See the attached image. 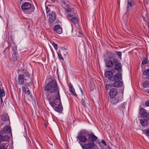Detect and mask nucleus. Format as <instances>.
<instances>
[{"instance_id": "obj_1", "label": "nucleus", "mask_w": 149, "mask_h": 149, "mask_svg": "<svg viewBox=\"0 0 149 149\" xmlns=\"http://www.w3.org/2000/svg\"><path fill=\"white\" fill-rule=\"evenodd\" d=\"M44 89L45 91H49L52 93H57L58 92H59L56 80L54 79H50L48 83L45 85Z\"/></svg>"}, {"instance_id": "obj_2", "label": "nucleus", "mask_w": 149, "mask_h": 149, "mask_svg": "<svg viewBox=\"0 0 149 149\" xmlns=\"http://www.w3.org/2000/svg\"><path fill=\"white\" fill-rule=\"evenodd\" d=\"M65 13L67 14V16L68 18L76 16V11L69 4L65 5L64 7Z\"/></svg>"}, {"instance_id": "obj_3", "label": "nucleus", "mask_w": 149, "mask_h": 149, "mask_svg": "<svg viewBox=\"0 0 149 149\" xmlns=\"http://www.w3.org/2000/svg\"><path fill=\"white\" fill-rule=\"evenodd\" d=\"M21 8L22 11L26 14H30L34 10L31 9V6L30 3L25 2L21 5Z\"/></svg>"}, {"instance_id": "obj_4", "label": "nucleus", "mask_w": 149, "mask_h": 149, "mask_svg": "<svg viewBox=\"0 0 149 149\" xmlns=\"http://www.w3.org/2000/svg\"><path fill=\"white\" fill-rule=\"evenodd\" d=\"M83 149H98V147L94 142H88L81 146Z\"/></svg>"}, {"instance_id": "obj_5", "label": "nucleus", "mask_w": 149, "mask_h": 149, "mask_svg": "<svg viewBox=\"0 0 149 149\" xmlns=\"http://www.w3.org/2000/svg\"><path fill=\"white\" fill-rule=\"evenodd\" d=\"M55 98L54 102H49L50 105L53 108H54L56 106L61 104L59 92L57 93V95L55 96Z\"/></svg>"}, {"instance_id": "obj_6", "label": "nucleus", "mask_w": 149, "mask_h": 149, "mask_svg": "<svg viewBox=\"0 0 149 149\" xmlns=\"http://www.w3.org/2000/svg\"><path fill=\"white\" fill-rule=\"evenodd\" d=\"M77 139L79 140V141L82 143H85L88 141V139L83 131H80L78 132Z\"/></svg>"}, {"instance_id": "obj_7", "label": "nucleus", "mask_w": 149, "mask_h": 149, "mask_svg": "<svg viewBox=\"0 0 149 149\" xmlns=\"http://www.w3.org/2000/svg\"><path fill=\"white\" fill-rule=\"evenodd\" d=\"M139 116L142 118L149 119V114L146 110L143 108H141L139 111Z\"/></svg>"}, {"instance_id": "obj_8", "label": "nucleus", "mask_w": 149, "mask_h": 149, "mask_svg": "<svg viewBox=\"0 0 149 149\" xmlns=\"http://www.w3.org/2000/svg\"><path fill=\"white\" fill-rule=\"evenodd\" d=\"M47 15L48 18V20L50 23L53 22L56 19L55 13L53 11H52Z\"/></svg>"}, {"instance_id": "obj_9", "label": "nucleus", "mask_w": 149, "mask_h": 149, "mask_svg": "<svg viewBox=\"0 0 149 149\" xmlns=\"http://www.w3.org/2000/svg\"><path fill=\"white\" fill-rule=\"evenodd\" d=\"M117 60L113 59L114 63L115 65V69L118 72H121L122 71V65L120 63H116Z\"/></svg>"}, {"instance_id": "obj_10", "label": "nucleus", "mask_w": 149, "mask_h": 149, "mask_svg": "<svg viewBox=\"0 0 149 149\" xmlns=\"http://www.w3.org/2000/svg\"><path fill=\"white\" fill-rule=\"evenodd\" d=\"M118 94V91L116 89L112 88L111 89L109 93L110 98L114 97Z\"/></svg>"}, {"instance_id": "obj_11", "label": "nucleus", "mask_w": 149, "mask_h": 149, "mask_svg": "<svg viewBox=\"0 0 149 149\" xmlns=\"http://www.w3.org/2000/svg\"><path fill=\"white\" fill-rule=\"evenodd\" d=\"M142 15L144 20L147 23L148 26L149 28V21L147 11L144 10L143 13Z\"/></svg>"}, {"instance_id": "obj_12", "label": "nucleus", "mask_w": 149, "mask_h": 149, "mask_svg": "<svg viewBox=\"0 0 149 149\" xmlns=\"http://www.w3.org/2000/svg\"><path fill=\"white\" fill-rule=\"evenodd\" d=\"M113 73L110 71H107L104 73V75L106 77L108 78L109 80L111 81L113 79Z\"/></svg>"}, {"instance_id": "obj_13", "label": "nucleus", "mask_w": 149, "mask_h": 149, "mask_svg": "<svg viewBox=\"0 0 149 149\" xmlns=\"http://www.w3.org/2000/svg\"><path fill=\"white\" fill-rule=\"evenodd\" d=\"M143 89L147 93H149V81H146L143 84Z\"/></svg>"}, {"instance_id": "obj_14", "label": "nucleus", "mask_w": 149, "mask_h": 149, "mask_svg": "<svg viewBox=\"0 0 149 149\" xmlns=\"http://www.w3.org/2000/svg\"><path fill=\"white\" fill-rule=\"evenodd\" d=\"M54 29L58 34H61L62 32V28L58 24L54 26Z\"/></svg>"}, {"instance_id": "obj_15", "label": "nucleus", "mask_w": 149, "mask_h": 149, "mask_svg": "<svg viewBox=\"0 0 149 149\" xmlns=\"http://www.w3.org/2000/svg\"><path fill=\"white\" fill-rule=\"evenodd\" d=\"M105 65L106 67L107 68H111L114 65V62H113L112 60H106L105 61Z\"/></svg>"}, {"instance_id": "obj_16", "label": "nucleus", "mask_w": 149, "mask_h": 149, "mask_svg": "<svg viewBox=\"0 0 149 149\" xmlns=\"http://www.w3.org/2000/svg\"><path fill=\"white\" fill-rule=\"evenodd\" d=\"M122 79V76L121 73H117L114 76V77H113V79L111 81H115L118 80L120 81Z\"/></svg>"}, {"instance_id": "obj_17", "label": "nucleus", "mask_w": 149, "mask_h": 149, "mask_svg": "<svg viewBox=\"0 0 149 149\" xmlns=\"http://www.w3.org/2000/svg\"><path fill=\"white\" fill-rule=\"evenodd\" d=\"M113 84V86L115 87H121L123 85V83L120 81H115Z\"/></svg>"}, {"instance_id": "obj_18", "label": "nucleus", "mask_w": 149, "mask_h": 149, "mask_svg": "<svg viewBox=\"0 0 149 149\" xmlns=\"http://www.w3.org/2000/svg\"><path fill=\"white\" fill-rule=\"evenodd\" d=\"M120 101V99L118 97L111 98L110 102L113 104H116L119 102Z\"/></svg>"}, {"instance_id": "obj_19", "label": "nucleus", "mask_w": 149, "mask_h": 149, "mask_svg": "<svg viewBox=\"0 0 149 149\" xmlns=\"http://www.w3.org/2000/svg\"><path fill=\"white\" fill-rule=\"evenodd\" d=\"M69 89L70 92L73 94L75 97H77V95L74 89L72 86V85L70 83L69 84Z\"/></svg>"}, {"instance_id": "obj_20", "label": "nucleus", "mask_w": 149, "mask_h": 149, "mask_svg": "<svg viewBox=\"0 0 149 149\" xmlns=\"http://www.w3.org/2000/svg\"><path fill=\"white\" fill-rule=\"evenodd\" d=\"M149 119H145L140 120V123L142 126L144 127H146L147 126L148 122V120Z\"/></svg>"}, {"instance_id": "obj_21", "label": "nucleus", "mask_w": 149, "mask_h": 149, "mask_svg": "<svg viewBox=\"0 0 149 149\" xmlns=\"http://www.w3.org/2000/svg\"><path fill=\"white\" fill-rule=\"evenodd\" d=\"M9 139V137L8 136L5 135L3 136H1L0 135V142L2 141H7Z\"/></svg>"}, {"instance_id": "obj_22", "label": "nucleus", "mask_w": 149, "mask_h": 149, "mask_svg": "<svg viewBox=\"0 0 149 149\" xmlns=\"http://www.w3.org/2000/svg\"><path fill=\"white\" fill-rule=\"evenodd\" d=\"M134 5V3L132 2H130L129 0L127 1V11H129L131 10L133 6Z\"/></svg>"}, {"instance_id": "obj_23", "label": "nucleus", "mask_w": 149, "mask_h": 149, "mask_svg": "<svg viewBox=\"0 0 149 149\" xmlns=\"http://www.w3.org/2000/svg\"><path fill=\"white\" fill-rule=\"evenodd\" d=\"M89 139L92 141V142H94L97 139V137L93 134H90L89 135Z\"/></svg>"}, {"instance_id": "obj_24", "label": "nucleus", "mask_w": 149, "mask_h": 149, "mask_svg": "<svg viewBox=\"0 0 149 149\" xmlns=\"http://www.w3.org/2000/svg\"><path fill=\"white\" fill-rule=\"evenodd\" d=\"M22 75L23 76V78H24L25 80L26 81L29 79V74L27 71L25 70L24 71L23 74Z\"/></svg>"}, {"instance_id": "obj_25", "label": "nucleus", "mask_w": 149, "mask_h": 149, "mask_svg": "<svg viewBox=\"0 0 149 149\" xmlns=\"http://www.w3.org/2000/svg\"><path fill=\"white\" fill-rule=\"evenodd\" d=\"M24 78L22 75H19L18 77L19 83V84L23 85L24 84Z\"/></svg>"}, {"instance_id": "obj_26", "label": "nucleus", "mask_w": 149, "mask_h": 149, "mask_svg": "<svg viewBox=\"0 0 149 149\" xmlns=\"http://www.w3.org/2000/svg\"><path fill=\"white\" fill-rule=\"evenodd\" d=\"M126 104L125 102H124L119 107L120 110L122 111H124L125 109Z\"/></svg>"}, {"instance_id": "obj_27", "label": "nucleus", "mask_w": 149, "mask_h": 149, "mask_svg": "<svg viewBox=\"0 0 149 149\" xmlns=\"http://www.w3.org/2000/svg\"><path fill=\"white\" fill-rule=\"evenodd\" d=\"M58 107H56L54 108L55 110L59 113L61 112V111L63 109V107L62 106V104L61 105H58Z\"/></svg>"}, {"instance_id": "obj_28", "label": "nucleus", "mask_w": 149, "mask_h": 149, "mask_svg": "<svg viewBox=\"0 0 149 149\" xmlns=\"http://www.w3.org/2000/svg\"><path fill=\"white\" fill-rule=\"evenodd\" d=\"M8 146V143H2L0 147V149H7Z\"/></svg>"}, {"instance_id": "obj_29", "label": "nucleus", "mask_w": 149, "mask_h": 149, "mask_svg": "<svg viewBox=\"0 0 149 149\" xmlns=\"http://www.w3.org/2000/svg\"><path fill=\"white\" fill-rule=\"evenodd\" d=\"M23 91H25V93L28 95L30 94V93L29 91V89L26 86L24 87L23 88Z\"/></svg>"}, {"instance_id": "obj_30", "label": "nucleus", "mask_w": 149, "mask_h": 149, "mask_svg": "<svg viewBox=\"0 0 149 149\" xmlns=\"http://www.w3.org/2000/svg\"><path fill=\"white\" fill-rule=\"evenodd\" d=\"M13 52H17V47L13 43L12 45Z\"/></svg>"}, {"instance_id": "obj_31", "label": "nucleus", "mask_w": 149, "mask_h": 149, "mask_svg": "<svg viewBox=\"0 0 149 149\" xmlns=\"http://www.w3.org/2000/svg\"><path fill=\"white\" fill-rule=\"evenodd\" d=\"M71 20L72 22L75 24H77L78 23V19L76 17H73L71 18Z\"/></svg>"}, {"instance_id": "obj_32", "label": "nucleus", "mask_w": 149, "mask_h": 149, "mask_svg": "<svg viewBox=\"0 0 149 149\" xmlns=\"http://www.w3.org/2000/svg\"><path fill=\"white\" fill-rule=\"evenodd\" d=\"M10 129L9 127L7 126V127H4L3 129V132H10Z\"/></svg>"}, {"instance_id": "obj_33", "label": "nucleus", "mask_w": 149, "mask_h": 149, "mask_svg": "<svg viewBox=\"0 0 149 149\" xmlns=\"http://www.w3.org/2000/svg\"><path fill=\"white\" fill-rule=\"evenodd\" d=\"M148 62V58H144L142 62V67L143 66L144 64L147 63Z\"/></svg>"}, {"instance_id": "obj_34", "label": "nucleus", "mask_w": 149, "mask_h": 149, "mask_svg": "<svg viewBox=\"0 0 149 149\" xmlns=\"http://www.w3.org/2000/svg\"><path fill=\"white\" fill-rule=\"evenodd\" d=\"M115 52L116 54L118 56L119 58L120 59H122V52H119L118 51H115Z\"/></svg>"}, {"instance_id": "obj_35", "label": "nucleus", "mask_w": 149, "mask_h": 149, "mask_svg": "<svg viewBox=\"0 0 149 149\" xmlns=\"http://www.w3.org/2000/svg\"><path fill=\"white\" fill-rule=\"evenodd\" d=\"M17 52H13L12 56L13 60V61H15L17 60Z\"/></svg>"}, {"instance_id": "obj_36", "label": "nucleus", "mask_w": 149, "mask_h": 149, "mask_svg": "<svg viewBox=\"0 0 149 149\" xmlns=\"http://www.w3.org/2000/svg\"><path fill=\"white\" fill-rule=\"evenodd\" d=\"M5 91L2 88V90L0 91V97H3L5 96Z\"/></svg>"}, {"instance_id": "obj_37", "label": "nucleus", "mask_w": 149, "mask_h": 149, "mask_svg": "<svg viewBox=\"0 0 149 149\" xmlns=\"http://www.w3.org/2000/svg\"><path fill=\"white\" fill-rule=\"evenodd\" d=\"M115 55L114 54L112 53H110L109 54L108 58L110 60L115 57Z\"/></svg>"}, {"instance_id": "obj_38", "label": "nucleus", "mask_w": 149, "mask_h": 149, "mask_svg": "<svg viewBox=\"0 0 149 149\" xmlns=\"http://www.w3.org/2000/svg\"><path fill=\"white\" fill-rule=\"evenodd\" d=\"M143 133L147 136H149V130H146L143 131Z\"/></svg>"}, {"instance_id": "obj_39", "label": "nucleus", "mask_w": 149, "mask_h": 149, "mask_svg": "<svg viewBox=\"0 0 149 149\" xmlns=\"http://www.w3.org/2000/svg\"><path fill=\"white\" fill-rule=\"evenodd\" d=\"M101 142H99V144L101 147H102V143L103 144V145L105 146H107L106 143L105 142L104 140H101Z\"/></svg>"}, {"instance_id": "obj_40", "label": "nucleus", "mask_w": 149, "mask_h": 149, "mask_svg": "<svg viewBox=\"0 0 149 149\" xmlns=\"http://www.w3.org/2000/svg\"><path fill=\"white\" fill-rule=\"evenodd\" d=\"M57 55L59 59L62 60V61L64 60V59L62 57L61 55L60 52H57Z\"/></svg>"}, {"instance_id": "obj_41", "label": "nucleus", "mask_w": 149, "mask_h": 149, "mask_svg": "<svg viewBox=\"0 0 149 149\" xmlns=\"http://www.w3.org/2000/svg\"><path fill=\"white\" fill-rule=\"evenodd\" d=\"M52 45H53V46L54 47V49L56 50H57L58 49V47H57V45L56 43H55L53 42L52 43Z\"/></svg>"}, {"instance_id": "obj_42", "label": "nucleus", "mask_w": 149, "mask_h": 149, "mask_svg": "<svg viewBox=\"0 0 149 149\" xmlns=\"http://www.w3.org/2000/svg\"><path fill=\"white\" fill-rule=\"evenodd\" d=\"M149 73V69H147L143 72V74L145 76H147Z\"/></svg>"}, {"instance_id": "obj_43", "label": "nucleus", "mask_w": 149, "mask_h": 149, "mask_svg": "<svg viewBox=\"0 0 149 149\" xmlns=\"http://www.w3.org/2000/svg\"><path fill=\"white\" fill-rule=\"evenodd\" d=\"M112 86V85L111 84H107L105 85V88L107 90H109L111 88Z\"/></svg>"}, {"instance_id": "obj_44", "label": "nucleus", "mask_w": 149, "mask_h": 149, "mask_svg": "<svg viewBox=\"0 0 149 149\" xmlns=\"http://www.w3.org/2000/svg\"><path fill=\"white\" fill-rule=\"evenodd\" d=\"M46 10L47 13V15L49 14L51 11H50V9L47 7H46Z\"/></svg>"}, {"instance_id": "obj_45", "label": "nucleus", "mask_w": 149, "mask_h": 149, "mask_svg": "<svg viewBox=\"0 0 149 149\" xmlns=\"http://www.w3.org/2000/svg\"><path fill=\"white\" fill-rule=\"evenodd\" d=\"M85 100L84 99H82L81 101V103L82 105H83L84 106H85Z\"/></svg>"}, {"instance_id": "obj_46", "label": "nucleus", "mask_w": 149, "mask_h": 149, "mask_svg": "<svg viewBox=\"0 0 149 149\" xmlns=\"http://www.w3.org/2000/svg\"><path fill=\"white\" fill-rule=\"evenodd\" d=\"M145 105L147 106H149V101L148 100L145 102Z\"/></svg>"}, {"instance_id": "obj_47", "label": "nucleus", "mask_w": 149, "mask_h": 149, "mask_svg": "<svg viewBox=\"0 0 149 149\" xmlns=\"http://www.w3.org/2000/svg\"><path fill=\"white\" fill-rule=\"evenodd\" d=\"M1 100V105H3V100H2V97H0Z\"/></svg>"}, {"instance_id": "obj_48", "label": "nucleus", "mask_w": 149, "mask_h": 149, "mask_svg": "<svg viewBox=\"0 0 149 149\" xmlns=\"http://www.w3.org/2000/svg\"><path fill=\"white\" fill-rule=\"evenodd\" d=\"M80 91H81V93L82 95H83V91H82L81 88H80Z\"/></svg>"}, {"instance_id": "obj_49", "label": "nucleus", "mask_w": 149, "mask_h": 149, "mask_svg": "<svg viewBox=\"0 0 149 149\" xmlns=\"http://www.w3.org/2000/svg\"><path fill=\"white\" fill-rule=\"evenodd\" d=\"M145 3L144 5L146 7V6L145 4H146L147 6H148V1H145Z\"/></svg>"}, {"instance_id": "obj_50", "label": "nucleus", "mask_w": 149, "mask_h": 149, "mask_svg": "<svg viewBox=\"0 0 149 149\" xmlns=\"http://www.w3.org/2000/svg\"><path fill=\"white\" fill-rule=\"evenodd\" d=\"M63 52H64V56H65V54H67V52L65 50Z\"/></svg>"}, {"instance_id": "obj_51", "label": "nucleus", "mask_w": 149, "mask_h": 149, "mask_svg": "<svg viewBox=\"0 0 149 149\" xmlns=\"http://www.w3.org/2000/svg\"><path fill=\"white\" fill-rule=\"evenodd\" d=\"M106 149H111L109 146H107V148H106Z\"/></svg>"}, {"instance_id": "obj_52", "label": "nucleus", "mask_w": 149, "mask_h": 149, "mask_svg": "<svg viewBox=\"0 0 149 149\" xmlns=\"http://www.w3.org/2000/svg\"><path fill=\"white\" fill-rule=\"evenodd\" d=\"M2 85V83L1 82H0V85L1 86Z\"/></svg>"}, {"instance_id": "obj_53", "label": "nucleus", "mask_w": 149, "mask_h": 149, "mask_svg": "<svg viewBox=\"0 0 149 149\" xmlns=\"http://www.w3.org/2000/svg\"><path fill=\"white\" fill-rule=\"evenodd\" d=\"M2 90V89H1V88L0 87V91Z\"/></svg>"}, {"instance_id": "obj_54", "label": "nucleus", "mask_w": 149, "mask_h": 149, "mask_svg": "<svg viewBox=\"0 0 149 149\" xmlns=\"http://www.w3.org/2000/svg\"><path fill=\"white\" fill-rule=\"evenodd\" d=\"M149 76H148V77H147V79H149Z\"/></svg>"}, {"instance_id": "obj_55", "label": "nucleus", "mask_w": 149, "mask_h": 149, "mask_svg": "<svg viewBox=\"0 0 149 149\" xmlns=\"http://www.w3.org/2000/svg\"><path fill=\"white\" fill-rule=\"evenodd\" d=\"M98 149H99V148H98Z\"/></svg>"}]
</instances>
